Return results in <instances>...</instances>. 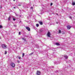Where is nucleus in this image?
I'll list each match as a JSON object with an SVG mask.
<instances>
[{
	"instance_id": "obj_24",
	"label": "nucleus",
	"mask_w": 75,
	"mask_h": 75,
	"mask_svg": "<svg viewBox=\"0 0 75 75\" xmlns=\"http://www.w3.org/2000/svg\"><path fill=\"white\" fill-rule=\"evenodd\" d=\"M52 3L51 4L50 6H52Z\"/></svg>"
},
{
	"instance_id": "obj_19",
	"label": "nucleus",
	"mask_w": 75,
	"mask_h": 75,
	"mask_svg": "<svg viewBox=\"0 0 75 75\" xmlns=\"http://www.w3.org/2000/svg\"><path fill=\"white\" fill-rule=\"evenodd\" d=\"M13 21H15V20H16V19L13 18Z\"/></svg>"
},
{
	"instance_id": "obj_20",
	"label": "nucleus",
	"mask_w": 75,
	"mask_h": 75,
	"mask_svg": "<svg viewBox=\"0 0 75 75\" xmlns=\"http://www.w3.org/2000/svg\"><path fill=\"white\" fill-rule=\"evenodd\" d=\"M22 40H25V38H22Z\"/></svg>"
},
{
	"instance_id": "obj_6",
	"label": "nucleus",
	"mask_w": 75,
	"mask_h": 75,
	"mask_svg": "<svg viewBox=\"0 0 75 75\" xmlns=\"http://www.w3.org/2000/svg\"><path fill=\"white\" fill-rule=\"evenodd\" d=\"M40 74H41V73H40V71H38L37 73V75H40Z\"/></svg>"
},
{
	"instance_id": "obj_15",
	"label": "nucleus",
	"mask_w": 75,
	"mask_h": 75,
	"mask_svg": "<svg viewBox=\"0 0 75 75\" xmlns=\"http://www.w3.org/2000/svg\"><path fill=\"white\" fill-rule=\"evenodd\" d=\"M24 55H25L24 53H23V54H22V55H23L22 57H23L24 56Z\"/></svg>"
},
{
	"instance_id": "obj_11",
	"label": "nucleus",
	"mask_w": 75,
	"mask_h": 75,
	"mask_svg": "<svg viewBox=\"0 0 75 75\" xmlns=\"http://www.w3.org/2000/svg\"><path fill=\"white\" fill-rule=\"evenodd\" d=\"M59 34H61V31L60 30H59Z\"/></svg>"
},
{
	"instance_id": "obj_5",
	"label": "nucleus",
	"mask_w": 75,
	"mask_h": 75,
	"mask_svg": "<svg viewBox=\"0 0 75 75\" xmlns=\"http://www.w3.org/2000/svg\"><path fill=\"white\" fill-rule=\"evenodd\" d=\"M25 28L27 30H28V31H30V28L29 27L26 26L25 27Z\"/></svg>"
},
{
	"instance_id": "obj_23",
	"label": "nucleus",
	"mask_w": 75,
	"mask_h": 75,
	"mask_svg": "<svg viewBox=\"0 0 75 75\" xmlns=\"http://www.w3.org/2000/svg\"><path fill=\"white\" fill-rule=\"evenodd\" d=\"M30 8H31V9H33V7H31Z\"/></svg>"
},
{
	"instance_id": "obj_16",
	"label": "nucleus",
	"mask_w": 75,
	"mask_h": 75,
	"mask_svg": "<svg viewBox=\"0 0 75 75\" xmlns=\"http://www.w3.org/2000/svg\"><path fill=\"white\" fill-rule=\"evenodd\" d=\"M3 28V26L1 25H0V28Z\"/></svg>"
},
{
	"instance_id": "obj_10",
	"label": "nucleus",
	"mask_w": 75,
	"mask_h": 75,
	"mask_svg": "<svg viewBox=\"0 0 75 75\" xmlns=\"http://www.w3.org/2000/svg\"><path fill=\"white\" fill-rule=\"evenodd\" d=\"M36 26L37 27H39V24H36Z\"/></svg>"
},
{
	"instance_id": "obj_30",
	"label": "nucleus",
	"mask_w": 75,
	"mask_h": 75,
	"mask_svg": "<svg viewBox=\"0 0 75 75\" xmlns=\"http://www.w3.org/2000/svg\"><path fill=\"white\" fill-rule=\"evenodd\" d=\"M56 14H57V15H58V13H56Z\"/></svg>"
},
{
	"instance_id": "obj_3",
	"label": "nucleus",
	"mask_w": 75,
	"mask_h": 75,
	"mask_svg": "<svg viewBox=\"0 0 75 75\" xmlns=\"http://www.w3.org/2000/svg\"><path fill=\"white\" fill-rule=\"evenodd\" d=\"M71 27V26H70V25H68L67 26V28L68 30H69Z\"/></svg>"
},
{
	"instance_id": "obj_12",
	"label": "nucleus",
	"mask_w": 75,
	"mask_h": 75,
	"mask_svg": "<svg viewBox=\"0 0 75 75\" xmlns=\"http://www.w3.org/2000/svg\"><path fill=\"white\" fill-rule=\"evenodd\" d=\"M11 18V17H10V16H9L8 18V20L9 21L10 20Z\"/></svg>"
},
{
	"instance_id": "obj_26",
	"label": "nucleus",
	"mask_w": 75,
	"mask_h": 75,
	"mask_svg": "<svg viewBox=\"0 0 75 75\" xmlns=\"http://www.w3.org/2000/svg\"><path fill=\"white\" fill-rule=\"evenodd\" d=\"M18 6H21V4H19Z\"/></svg>"
},
{
	"instance_id": "obj_13",
	"label": "nucleus",
	"mask_w": 75,
	"mask_h": 75,
	"mask_svg": "<svg viewBox=\"0 0 75 75\" xmlns=\"http://www.w3.org/2000/svg\"><path fill=\"white\" fill-rule=\"evenodd\" d=\"M33 54V53H31L29 55H32V54Z\"/></svg>"
},
{
	"instance_id": "obj_8",
	"label": "nucleus",
	"mask_w": 75,
	"mask_h": 75,
	"mask_svg": "<svg viewBox=\"0 0 75 75\" xmlns=\"http://www.w3.org/2000/svg\"><path fill=\"white\" fill-rule=\"evenodd\" d=\"M39 23L40 24V25H42V22L41 21H40L39 22Z\"/></svg>"
},
{
	"instance_id": "obj_29",
	"label": "nucleus",
	"mask_w": 75,
	"mask_h": 75,
	"mask_svg": "<svg viewBox=\"0 0 75 75\" xmlns=\"http://www.w3.org/2000/svg\"><path fill=\"white\" fill-rule=\"evenodd\" d=\"M13 8H16V7H14Z\"/></svg>"
},
{
	"instance_id": "obj_4",
	"label": "nucleus",
	"mask_w": 75,
	"mask_h": 75,
	"mask_svg": "<svg viewBox=\"0 0 75 75\" xmlns=\"http://www.w3.org/2000/svg\"><path fill=\"white\" fill-rule=\"evenodd\" d=\"M50 35H51V33H50V32H48L47 34V36L48 37H50Z\"/></svg>"
},
{
	"instance_id": "obj_14",
	"label": "nucleus",
	"mask_w": 75,
	"mask_h": 75,
	"mask_svg": "<svg viewBox=\"0 0 75 75\" xmlns=\"http://www.w3.org/2000/svg\"><path fill=\"white\" fill-rule=\"evenodd\" d=\"M7 54V51L6 50L5 52V54Z\"/></svg>"
},
{
	"instance_id": "obj_28",
	"label": "nucleus",
	"mask_w": 75,
	"mask_h": 75,
	"mask_svg": "<svg viewBox=\"0 0 75 75\" xmlns=\"http://www.w3.org/2000/svg\"><path fill=\"white\" fill-rule=\"evenodd\" d=\"M56 23H57V24H58V22H56Z\"/></svg>"
},
{
	"instance_id": "obj_18",
	"label": "nucleus",
	"mask_w": 75,
	"mask_h": 75,
	"mask_svg": "<svg viewBox=\"0 0 75 75\" xmlns=\"http://www.w3.org/2000/svg\"><path fill=\"white\" fill-rule=\"evenodd\" d=\"M17 62H18V63H20V62L19 60H17Z\"/></svg>"
},
{
	"instance_id": "obj_27",
	"label": "nucleus",
	"mask_w": 75,
	"mask_h": 75,
	"mask_svg": "<svg viewBox=\"0 0 75 75\" xmlns=\"http://www.w3.org/2000/svg\"><path fill=\"white\" fill-rule=\"evenodd\" d=\"M19 59H21V57H19Z\"/></svg>"
},
{
	"instance_id": "obj_1",
	"label": "nucleus",
	"mask_w": 75,
	"mask_h": 75,
	"mask_svg": "<svg viewBox=\"0 0 75 75\" xmlns=\"http://www.w3.org/2000/svg\"><path fill=\"white\" fill-rule=\"evenodd\" d=\"M2 47L3 48H4V49L7 48V46L6 45L3 44L2 45Z\"/></svg>"
},
{
	"instance_id": "obj_22",
	"label": "nucleus",
	"mask_w": 75,
	"mask_h": 75,
	"mask_svg": "<svg viewBox=\"0 0 75 75\" xmlns=\"http://www.w3.org/2000/svg\"><path fill=\"white\" fill-rule=\"evenodd\" d=\"M69 18H70L71 19L72 18V17L71 16H70L69 17Z\"/></svg>"
},
{
	"instance_id": "obj_31",
	"label": "nucleus",
	"mask_w": 75,
	"mask_h": 75,
	"mask_svg": "<svg viewBox=\"0 0 75 75\" xmlns=\"http://www.w3.org/2000/svg\"><path fill=\"white\" fill-rule=\"evenodd\" d=\"M13 1H15V0H13Z\"/></svg>"
},
{
	"instance_id": "obj_25",
	"label": "nucleus",
	"mask_w": 75,
	"mask_h": 75,
	"mask_svg": "<svg viewBox=\"0 0 75 75\" xmlns=\"http://www.w3.org/2000/svg\"><path fill=\"white\" fill-rule=\"evenodd\" d=\"M14 26H15V27H17V25H14Z\"/></svg>"
},
{
	"instance_id": "obj_17",
	"label": "nucleus",
	"mask_w": 75,
	"mask_h": 75,
	"mask_svg": "<svg viewBox=\"0 0 75 75\" xmlns=\"http://www.w3.org/2000/svg\"><path fill=\"white\" fill-rule=\"evenodd\" d=\"M72 4H73V6H74V5H75V3L73 2L72 3Z\"/></svg>"
},
{
	"instance_id": "obj_2",
	"label": "nucleus",
	"mask_w": 75,
	"mask_h": 75,
	"mask_svg": "<svg viewBox=\"0 0 75 75\" xmlns=\"http://www.w3.org/2000/svg\"><path fill=\"white\" fill-rule=\"evenodd\" d=\"M11 65L12 67H15V64L13 62L11 63Z\"/></svg>"
},
{
	"instance_id": "obj_7",
	"label": "nucleus",
	"mask_w": 75,
	"mask_h": 75,
	"mask_svg": "<svg viewBox=\"0 0 75 75\" xmlns=\"http://www.w3.org/2000/svg\"><path fill=\"white\" fill-rule=\"evenodd\" d=\"M64 57L65 58V59H67V58H68V56H67V55H65L64 56Z\"/></svg>"
},
{
	"instance_id": "obj_21",
	"label": "nucleus",
	"mask_w": 75,
	"mask_h": 75,
	"mask_svg": "<svg viewBox=\"0 0 75 75\" xmlns=\"http://www.w3.org/2000/svg\"><path fill=\"white\" fill-rule=\"evenodd\" d=\"M19 35H21V32H19Z\"/></svg>"
},
{
	"instance_id": "obj_9",
	"label": "nucleus",
	"mask_w": 75,
	"mask_h": 75,
	"mask_svg": "<svg viewBox=\"0 0 75 75\" xmlns=\"http://www.w3.org/2000/svg\"><path fill=\"white\" fill-rule=\"evenodd\" d=\"M55 44L57 45H59V43H56Z\"/></svg>"
}]
</instances>
